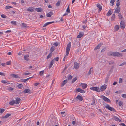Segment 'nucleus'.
<instances>
[{
    "label": "nucleus",
    "instance_id": "29",
    "mask_svg": "<svg viewBox=\"0 0 126 126\" xmlns=\"http://www.w3.org/2000/svg\"><path fill=\"white\" fill-rule=\"evenodd\" d=\"M115 14H113L112 15L111 17V20H114L115 18Z\"/></svg>",
    "mask_w": 126,
    "mask_h": 126
},
{
    "label": "nucleus",
    "instance_id": "40",
    "mask_svg": "<svg viewBox=\"0 0 126 126\" xmlns=\"http://www.w3.org/2000/svg\"><path fill=\"white\" fill-rule=\"evenodd\" d=\"M23 85L21 84H20L17 85V87L19 88H21L23 87Z\"/></svg>",
    "mask_w": 126,
    "mask_h": 126
},
{
    "label": "nucleus",
    "instance_id": "53",
    "mask_svg": "<svg viewBox=\"0 0 126 126\" xmlns=\"http://www.w3.org/2000/svg\"><path fill=\"white\" fill-rule=\"evenodd\" d=\"M123 102L121 101L119 102V105L120 106H122Z\"/></svg>",
    "mask_w": 126,
    "mask_h": 126
},
{
    "label": "nucleus",
    "instance_id": "2",
    "mask_svg": "<svg viewBox=\"0 0 126 126\" xmlns=\"http://www.w3.org/2000/svg\"><path fill=\"white\" fill-rule=\"evenodd\" d=\"M71 43L69 42L67 45V46L66 48V54L65 55L64 57L63 60L65 61V59L66 57L69 54V52L70 50V49L71 47Z\"/></svg>",
    "mask_w": 126,
    "mask_h": 126
},
{
    "label": "nucleus",
    "instance_id": "57",
    "mask_svg": "<svg viewBox=\"0 0 126 126\" xmlns=\"http://www.w3.org/2000/svg\"><path fill=\"white\" fill-rule=\"evenodd\" d=\"M118 16L119 17V18H122V16L119 13L118 15Z\"/></svg>",
    "mask_w": 126,
    "mask_h": 126
},
{
    "label": "nucleus",
    "instance_id": "34",
    "mask_svg": "<svg viewBox=\"0 0 126 126\" xmlns=\"http://www.w3.org/2000/svg\"><path fill=\"white\" fill-rule=\"evenodd\" d=\"M52 55V53H49V54L47 56V59H48L49 58H50V57H51Z\"/></svg>",
    "mask_w": 126,
    "mask_h": 126
},
{
    "label": "nucleus",
    "instance_id": "6",
    "mask_svg": "<svg viewBox=\"0 0 126 126\" xmlns=\"http://www.w3.org/2000/svg\"><path fill=\"white\" fill-rule=\"evenodd\" d=\"M107 88V85L104 84L102 85L100 88L101 91H103L105 90Z\"/></svg>",
    "mask_w": 126,
    "mask_h": 126
},
{
    "label": "nucleus",
    "instance_id": "26",
    "mask_svg": "<svg viewBox=\"0 0 126 126\" xmlns=\"http://www.w3.org/2000/svg\"><path fill=\"white\" fill-rule=\"evenodd\" d=\"M55 48L54 46H53L52 47L50 48V52L52 53V52H53L55 50Z\"/></svg>",
    "mask_w": 126,
    "mask_h": 126
},
{
    "label": "nucleus",
    "instance_id": "5",
    "mask_svg": "<svg viewBox=\"0 0 126 126\" xmlns=\"http://www.w3.org/2000/svg\"><path fill=\"white\" fill-rule=\"evenodd\" d=\"M121 28L123 29L125 28V24L123 21H122L120 23Z\"/></svg>",
    "mask_w": 126,
    "mask_h": 126
},
{
    "label": "nucleus",
    "instance_id": "39",
    "mask_svg": "<svg viewBox=\"0 0 126 126\" xmlns=\"http://www.w3.org/2000/svg\"><path fill=\"white\" fill-rule=\"evenodd\" d=\"M61 3L60 1H59L56 4V6H60Z\"/></svg>",
    "mask_w": 126,
    "mask_h": 126
},
{
    "label": "nucleus",
    "instance_id": "25",
    "mask_svg": "<svg viewBox=\"0 0 126 126\" xmlns=\"http://www.w3.org/2000/svg\"><path fill=\"white\" fill-rule=\"evenodd\" d=\"M54 60H52L51 62H50V63L49 64V69L51 67H52L53 65V64L54 63Z\"/></svg>",
    "mask_w": 126,
    "mask_h": 126
},
{
    "label": "nucleus",
    "instance_id": "19",
    "mask_svg": "<svg viewBox=\"0 0 126 126\" xmlns=\"http://www.w3.org/2000/svg\"><path fill=\"white\" fill-rule=\"evenodd\" d=\"M76 99H78L79 100L81 101L83 100V98L81 96L79 95H78L76 98Z\"/></svg>",
    "mask_w": 126,
    "mask_h": 126
},
{
    "label": "nucleus",
    "instance_id": "8",
    "mask_svg": "<svg viewBox=\"0 0 126 126\" xmlns=\"http://www.w3.org/2000/svg\"><path fill=\"white\" fill-rule=\"evenodd\" d=\"M79 64L77 62H75L74 64V68L76 69H77L79 68Z\"/></svg>",
    "mask_w": 126,
    "mask_h": 126
},
{
    "label": "nucleus",
    "instance_id": "30",
    "mask_svg": "<svg viewBox=\"0 0 126 126\" xmlns=\"http://www.w3.org/2000/svg\"><path fill=\"white\" fill-rule=\"evenodd\" d=\"M11 115L10 114L8 113L5 116L3 117V118H7L9 117Z\"/></svg>",
    "mask_w": 126,
    "mask_h": 126
},
{
    "label": "nucleus",
    "instance_id": "36",
    "mask_svg": "<svg viewBox=\"0 0 126 126\" xmlns=\"http://www.w3.org/2000/svg\"><path fill=\"white\" fill-rule=\"evenodd\" d=\"M77 77H76L74 78L72 80V83L74 82L77 79Z\"/></svg>",
    "mask_w": 126,
    "mask_h": 126
},
{
    "label": "nucleus",
    "instance_id": "59",
    "mask_svg": "<svg viewBox=\"0 0 126 126\" xmlns=\"http://www.w3.org/2000/svg\"><path fill=\"white\" fill-rule=\"evenodd\" d=\"M106 48L105 47L104 48H103L101 50V52H102L105 51L106 50Z\"/></svg>",
    "mask_w": 126,
    "mask_h": 126
},
{
    "label": "nucleus",
    "instance_id": "47",
    "mask_svg": "<svg viewBox=\"0 0 126 126\" xmlns=\"http://www.w3.org/2000/svg\"><path fill=\"white\" fill-rule=\"evenodd\" d=\"M95 104V101L94 99L93 100H92V102L91 103V105H93Z\"/></svg>",
    "mask_w": 126,
    "mask_h": 126
},
{
    "label": "nucleus",
    "instance_id": "21",
    "mask_svg": "<svg viewBox=\"0 0 126 126\" xmlns=\"http://www.w3.org/2000/svg\"><path fill=\"white\" fill-rule=\"evenodd\" d=\"M53 13L52 12H50L47 14V17H50L52 15H53Z\"/></svg>",
    "mask_w": 126,
    "mask_h": 126
},
{
    "label": "nucleus",
    "instance_id": "28",
    "mask_svg": "<svg viewBox=\"0 0 126 126\" xmlns=\"http://www.w3.org/2000/svg\"><path fill=\"white\" fill-rule=\"evenodd\" d=\"M115 0H111L110 1V5L111 6H113L114 4V2H115Z\"/></svg>",
    "mask_w": 126,
    "mask_h": 126
},
{
    "label": "nucleus",
    "instance_id": "38",
    "mask_svg": "<svg viewBox=\"0 0 126 126\" xmlns=\"http://www.w3.org/2000/svg\"><path fill=\"white\" fill-rule=\"evenodd\" d=\"M32 77H31L29 78H28L27 79H24L23 80V82H26L28 80L30 79Z\"/></svg>",
    "mask_w": 126,
    "mask_h": 126
},
{
    "label": "nucleus",
    "instance_id": "54",
    "mask_svg": "<svg viewBox=\"0 0 126 126\" xmlns=\"http://www.w3.org/2000/svg\"><path fill=\"white\" fill-rule=\"evenodd\" d=\"M53 60H54H54H55V61H58L59 60V57H56V58L54 59Z\"/></svg>",
    "mask_w": 126,
    "mask_h": 126
},
{
    "label": "nucleus",
    "instance_id": "37",
    "mask_svg": "<svg viewBox=\"0 0 126 126\" xmlns=\"http://www.w3.org/2000/svg\"><path fill=\"white\" fill-rule=\"evenodd\" d=\"M5 111V110L3 109L0 108V113H2Z\"/></svg>",
    "mask_w": 126,
    "mask_h": 126
},
{
    "label": "nucleus",
    "instance_id": "56",
    "mask_svg": "<svg viewBox=\"0 0 126 126\" xmlns=\"http://www.w3.org/2000/svg\"><path fill=\"white\" fill-rule=\"evenodd\" d=\"M122 96L123 97H124V98L126 97V94H122Z\"/></svg>",
    "mask_w": 126,
    "mask_h": 126
},
{
    "label": "nucleus",
    "instance_id": "44",
    "mask_svg": "<svg viewBox=\"0 0 126 126\" xmlns=\"http://www.w3.org/2000/svg\"><path fill=\"white\" fill-rule=\"evenodd\" d=\"M22 26L23 27L25 28H26L27 27L26 24L25 23H22Z\"/></svg>",
    "mask_w": 126,
    "mask_h": 126
},
{
    "label": "nucleus",
    "instance_id": "9",
    "mask_svg": "<svg viewBox=\"0 0 126 126\" xmlns=\"http://www.w3.org/2000/svg\"><path fill=\"white\" fill-rule=\"evenodd\" d=\"M84 34V33L83 32H80L79 33V34L77 36V38H80L82 37Z\"/></svg>",
    "mask_w": 126,
    "mask_h": 126
},
{
    "label": "nucleus",
    "instance_id": "1",
    "mask_svg": "<svg viewBox=\"0 0 126 126\" xmlns=\"http://www.w3.org/2000/svg\"><path fill=\"white\" fill-rule=\"evenodd\" d=\"M108 55L111 56L120 57L122 56V54L117 52H110Z\"/></svg>",
    "mask_w": 126,
    "mask_h": 126
},
{
    "label": "nucleus",
    "instance_id": "4",
    "mask_svg": "<svg viewBox=\"0 0 126 126\" xmlns=\"http://www.w3.org/2000/svg\"><path fill=\"white\" fill-rule=\"evenodd\" d=\"M101 97L105 101L108 102H110V100L109 98L104 95L101 96Z\"/></svg>",
    "mask_w": 126,
    "mask_h": 126
},
{
    "label": "nucleus",
    "instance_id": "62",
    "mask_svg": "<svg viewBox=\"0 0 126 126\" xmlns=\"http://www.w3.org/2000/svg\"><path fill=\"white\" fill-rule=\"evenodd\" d=\"M1 82L2 83H7V82L5 80H2L1 81Z\"/></svg>",
    "mask_w": 126,
    "mask_h": 126
},
{
    "label": "nucleus",
    "instance_id": "32",
    "mask_svg": "<svg viewBox=\"0 0 126 126\" xmlns=\"http://www.w3.org/2000/svg\"><path fill=\"white\" fill-rule=\"evenodd\" d=\"M119 28V26L118 25H116L115 27V29L116 31H117L118 30Z\"/></svg>",
    "mask_w": 126,
    "mask_h": 126
},
{
    "label": "nucleus",
    "instance_id": "24",
    "mask_svg": "<svg viewBox=\"0 0 126 126\" xmlns=\"http://www.w3.org/2000/svg\"><path fill=\"white\" fill-rule=\"evenodd\" d=\"M54 23V21L50 22H48L44 24V26H43V27H45L49 24H52V23Z\"/></svg>",
    "mask_w": 126,
    "mask_h": 126
},
{
    "label": "nucleus",
    "instance_id": "51",
    "mask_svg": "<svg viewBox=\"0 0 126 126\" xmlns=\"http://www.w3.org/2000/svg\"><path fill=\"white\" fill-rule=\"evenodd\" d=\"M53 45L57 47L58 45V44L57 42H55L54 43Z\"/></svg>",
    "mask_w": 126,
    "mask_h": 126
},
{
    "label": "nucleus",
    "instance_id": "17",
    "mask_svg": "<svg viewBox=\"0 0 126 126\" xmlns=\"http://www.w3.org/2000/svg\"><path fill=\"white\" fill-rule=\"evenodd\" d=\"M120 8L117 7L115 9V13H119L120 11Z\"/></svg>",
    "mask_w": 126,
    "mask_h": 126
},
{
    "label": "nucleus",
    "instance_id": "12",
    "mask_svg": "<svg viewBox=\"0 0 126 126\" xmlns=\"http://www.w3.org/2000/svg\"><path fill=\"white\" fill-rule=\"evenodd\" d=\"M102 45V43H100L98 44L94 49V50H95L98 49H99Z\"/></svg>",
    "mask_w": 126,
    "mask_h": 126
},
{
    "label": "nucleus",
    "instance_id": "48",
    "mask_svg": "<svg viewBox=\"0 0 126 126\" xmlns=\"http://www.w3.org/2000/svg\"><path fill=\"white\" fill-rule=\"evenodd\" d=\"M72 78V76L71 75H70L68 77V80H70Z\"/></svg>",
    "mask_w": 126,
    "mask_h": 126
},
{
    "label": "nucleus",
    "instance_id": "22",
    "mask_svg": "<svg viewBox=\"0 0 126 126\" xmlns=\"http://www.w3.org/2000/svg\"><path fill=\"white\" fill-rule=\"evenodd\" d=\"M112 14V10L111 9L110 10L108 11V12L107 14L106 15L107 16H109Z\"/></svg>",
    "mask_w": 126,
    "mask_h": 126
},
{
    "label": "nucleus",
    "instance_id": "43",
    "mask_svg": "<svg viewBox=\"0 0 126 126\" xmlns=\"http://www.w3.org/2000/svg\"><path fill=\"white\" fill-rule=\"evenodd\" d=\"M66 12L68 13H69L70 12V11L69 9V5H68L66 9Z\"/></svg>",
    "mask_w": 126,
    "mask_h": 126
},
{
    "label": "nucleus",
    "instance_id": "18",
    "mask_svg": "<svg viewBox=\"0 0 126 126\" xmlns=\"http://www.w3.org/2000/svg\"><path fill=\"white\" fill-rule=\"evenodd\" d=\"M96 6L99 8V11H100L102 10V6L99 3H98L97 4Z\"/></svg>",
    "mask_w": 126,
    "mask_h": 126
},
{
    "label": "nucleus",
    "instance_id": "23",
    "mask_svg": "<svg viewBox=\"0 0 126 126\" xmlns=\"http://www.w3.org/2000/svg\"><path fill=\"white\" fill-rule=\"evenodd\" d=\"M10 76L14 78H18L19 76L15 74H11Z\"/></svg>",
    "mask_w": 126,
    "mask_h": 126
},
{
    "label": "nucleus",
    "instance_id": "49",
    "mask_svg": "<svg viewBox=\"0 0 126 126\" xmlns=\"http://www.w3.org/2000/svg\"><path fill=\"white\" fill-rule=\"evenodd\" d=\"M1 17L2 18H5L6 17V16L4 14H2L1 15Z\"/></svg>",
    "mask_w": 126,
    "mask_h": 126
},
{
    "label": "nucleus",
    "instance_id": "64",
    "mask_svg": "<svg viewBox=\"0 0 126 126\" xmlns=\"http://www.w3.org/2000/svg\"><path fill=\"white\" fill-rule=\"evenodd\" d=\"M121 125L123 126H126V125L124 123H121Z\"/></svg>",
    "mask_w": 126,
    "mask_h": 126
},
{
    "label": "nucleus",
    "instance_id": "50",
    "mask_svg": "<svg viewBox=\"0 0 126 126\" xmlns=\"http://www.w3.org/2000/svg\"><path fill=\"white\" fill-rule=\"evenodd\" d=\"M126 64V62H124V63H123L121 64H120V65L119 66H122L123 65H124L125 64Z\"/></svg>",
    "mask_w": 126,
    "mask_h": 126
},
{
    "label": "nucleus",
    "instance_id": "41",
    "mask_svg": "<svg viewBox=\"0 0 126 126\" xmlns=\"http://www.w3.org/2000/svg\"><path fill=\"white\" fill-rule=\"evenodd\" d=\"M14 89L11 87H8L7 88V90L9 91H12Z\"/></svg>",
    "mask_w": 126,
    "mask_h": 126
},
{
    "label": "nucleus",
    "instance_id": "15",
    "mask_svg": "<svg viewBox=\"0 0 126 126\" xmlns=\"http://www.w3.org/2000/svg\"><path fill=\"white\" fill-rule=\"evenodd\" d=\"M77 90L78 92H80L82 93H85L84 91L80 88H78L77 89Z\"/></svg>",
    "mask_w": 126,
    "mask_h": 126
},
{
    "label": "nucleus",
    "instance_id": "55",
    "mask_svg": "<svg viewBox=\"0 0 126 126\" xmlns=\"http://www.w3.org/2000/svg\"><path fill=\"white\" fill-rule=\"evenodd\" d=\"M11 61L7 62H6V64L7 65H10L11 64Z\"/></svg>",
    "mask_w": 126,
    "mask_h": 126
},
{
    "label": "nucleus",
    "instance_id": "46",
    "mask_svg": "<svg viewBox=\"0 0 126 126\" xmlns=\"http://www.w3.org/2000/svg\"><path fill=\"white\" fill-rule=\"evenodd\" d=\"M44 70H43L40 71L39 72V75L40 76H42L44 74Z\"/></svg>",
    "mask_w": 126,
    "mask_h": 126
},
{
    "label": "nucleus",
    "instance_id": "58",
    "mask_svg": "<svg viewBox=\"0 0 126 126\" xmlns=\"http://www.w3.org/2000/svg\"><path fill=\"white\" fill-rule=\"evenodd\" d=\"M120 2H117V3H116V5L118 7L120 5Z\"/></svg>",
    "mask_w": 126,
    "mask_h": 126
},
{
    "label": "nucleus",
    "instance_id": "3",
    "mask_svg": "<svg viewBox=\"0 0 126 126\" xmlns=\"http://www.w3.org/2000/svg\"><path fill=\"white\" fill-rule=\"evenodd\" d=\"M105 106L106 108L108 109V110H110L111 111H115V110L114 108L109 106V105L107 104H105Z\"/></svg>",
    "mask_w": 126,
    "mask_h": 126
},
{
    "label": "nucleus",
    "instance_id": "14",
    "mask_svg": "<svg viewBox=\"0 0 126 126\" xmlns=\"http://www.w3.org/2000/svg\"><path fill=\"white\" fill-rule=\"evenodd\" d=\"M113 119L115 121H118L119 122L121 121V120L119 118L116 116H113Z\"/></svg>",
    "mask_w": 126,
    "mask_h": 126
},
{
    "label": "nucleus",
    "instance_id": "31",
    "mask_svg": "<svg viewBox=\"0 0 126 126\" xmlns=\"http://www.w3.org/2000/svg\"><path fill=\"white\" fill-rule=\"evenodd\" d=\"M35 10L38 12H41L42 10L41 8H36L35 9Z\"/></svg>",
    "mask_w": 126,
    "mask_h": 126
},
{
    "label": "nucleus",
    "instance_id": "52",
    "mask_svg": "<svg viewBox=\"0 0 126 126\" xmlns=\"http://www.w3.org/2000/svg\"><path fill=\"white\" fill-rule=\"evenodd\" d=\"M30 73H23V74L25 75H28L31 74Z\"/></svg>",
    "mask_w": 126,
    "mask_h": 126
},
{
    "label": "nucleus",
    "instance_id": "20",
    "mask_svg": "<svg viewBox=\"0 0 126 126\" xmlns=\"http://www.w3.org/2000/svg\"><path fill=\"white\" fill-rule=\"evenodd\" d=\"M29 55L27 54L26 55H25L24 56V59L26 61H28L29 60Z\"/></svg>",
    "mask_w": 126,
    "mask_h": 126
},
{
    "label": "nucleus",
    "instance_id": "60",
    "mask_svg": "<svg viewBox=\"0 0 126 126\" xmlns=\"http://www.w3.org/2000/svg\"><path fill=\"white\" fill-rule=\"evenodd\" d=\"M40 84V83H35L34 84V85L35 86H37L38 85H39Z\"/></svg>",
    "mask_w": 126,
    "mask_h": 126
},
{
    "label": "nucleus",
    "instance_id": "35",
    "mask_svg": "<svg viewBox=\"0 0 126 126\" xmlns=\"http://www.w3.org/2000/svg\"><path fill=\"white\" fill-rule=\"evenodd\" d=\"M93 69L92 67L90 69V70L88 72V75H89L90 74H91V71H93Z\"/></svg>",
    "mask_w": 126,
    "mask_h": 126
},
{
    "label": "nucleus",
    "instance_id": "10",
    "mask_svg": "<svg viewBox=\"0 0 126 126\" xmlns=\"http://www.w3.org/2000/svg\"><path fill=\"white\" fill-rule=\"evenodd\" d=\"M35 8L32 7H30L28 8L27 9V11L29 12H32L34 11V10Z\"/></svg>",
    "mask_w": 126,
    "mask_h": 126
},
{
    "label": "nucleus",
    "instance_id": "27",
    "mask_svg": "<svg viewBox=\"0 0 126 126\" xmlns=\"http://www.w3.org/2000/svg\"><path fill=\"white\" fill-rule=\"evenodd\" d=\"M67 82V80L63 81L62 83L61 86H63Z\"/></svg>",
    "mask_w": 126,
    "mask_h": 126
},
{
    "label": "nucleus",
    "instance_id": "42",
    "mask_svg": "<svg viewBox=\"0 0 126 126\" xmlns=\"http://www.w3.org/2000/svg\"><path fill=\"white\" fill-rule=\"evenodd\" d=\"M11 8H12V6H7L6 7L5 9L6 10H7Z\"/></svg>",
    "mask_w": 126,
    "mask_h": 126
},
{
    "label": "nucleus",
    "instance_id": "61",
    "mask_svg": "<svg viewBox=\"0 0 126 126\" xmlns=\"http://www.w3.org/2000/svg\"><path fill=\"white\" fill-rule=\"evenodd\" d=\"M122 82V79L121 78H120L119 79V83H121Z\"/></svg>",
    "mask_w": 126,
    "mask_h": 126
},
{
    "label": "nucleus",
    "instance_id": "11",
    "mask_svg": "<svg viewBox=\"0 0 126 126\" xmlns=\"http://www.w3.org/2000/svg\"><path fill=\"white\" fill-rule=\"evenodd\" d=\"M79 85L81 86L83 89L86 88L87 86V84L84 83H80Z\"/></svg>",
    "mask_w": 126,
    "mask_h": 126
},
{
    "label": "nucleus",
    "instance_id": "33",
    "mask_svg": "<svg viewBox=\"0 0 126 126\" xmlns=\"http://www.w3.org/2000/svg\"><path fill=\"white\" fill-rule=\"evenodd\" d=\"M15 101L14 100L12 101L9 102V104L10 105H13L14 104H15Z\"/></svg>",
    "mask_w": 126,
    "mask_h": 126
},
{
    "label": "nucleus",
    "instance_id": "7",
    "mask_svg": "<svg viewBox=\"0 0 126 126\" xmlns=\"http://www.w3.org/2000/svg\"><path fill=\"white\" fill-rule=\"evenodd\" d=\"M90 89L96 92L99 91V88L98 87H92L90 88Z\"/></svg>",
    "mask_w": 126,
    "mask_h": 126
},
{
    "label": "nucleus",
    "instance_id": "13",
    "mask_svg": "<svg viewBox=\"0 0 126 126\" xmlns=\"http://www.w3.org/2000/svg\"><path fill=\"white\" fill-rule=\"evenodd\" d=\"M15 102V104H18L20 101V99L18 98H16V100H14Z\"/></svg>",
    "mask_w": 126,
    "mask_h": 126
},
{
    "label": "nucleus",
    "instance_id": "16",
    "mask_svg": "<svg viewBox=\"0 0 126 126\" xmlns=\"http://www.w3.org/2000/svg\"><path fill=\"white\" fill-rule=\"evenodd\" d=\"M23 92L24 93H28L29 94H30L31 93V91L29 89H25L23 91Z\"/></svg>",
    "mask_w": 126,
    "mask_h": 126
},
{
    "label": "nucleus",
    "instance_id": "45",
    "mask_svg": "<svg viewBox=\"0 0 126 126\" xmlns=\"http://www.w3.org/2000/svg\"><path fill=\"white\" fill-rule=\"evenodd\" d=\"M16 22L15 21H11V23H12V24L13 25H15L16 24Z\"/></svg>",
    "mask_w": 126,
    "mask_h": 126
},
{
    "label": "nucleus",
    "instance_id": "63",
    "mask_svg": "<svg viewBox=\"0 0 126 126\" xmlns=\"http://www.w3.org/2000/svg\"><path fill=\"white\" fill-rule=\"evenodd\" d=\"M4 74L3 73H1L0 72V75L1 76L4 75Z\"/></svg>",
    "mask_w": 126,
    "mask_h": 126
}]
</instances>
